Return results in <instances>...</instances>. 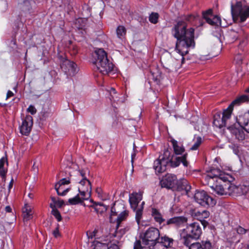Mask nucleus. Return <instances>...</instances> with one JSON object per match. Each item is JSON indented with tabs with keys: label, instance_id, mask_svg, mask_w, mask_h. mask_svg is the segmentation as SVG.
<instances>
[{
	"label": "nucleus",
	"instance_id": "nucleus-1",
	"mask_svg": "<svg viewBox=\"0 0 249 249\" xmlns=\"http://www.w3.org/2000/svg\"><path fill=\"white\" fill-rule=\"evenodd\" d=\"M187 25L184 21H178L172 29V34L177 39L176 50L180 54L183 61V56L188 53L189 49L195 46L194 29L191 28L186 30Z\"/></svg>",
	"mask_w": 249,
	"mask_h": 249
},
{
	"label": "nucleus",
	"instance_id": "nucleus-2",
	"mask_svg": "<svg viewBox=\"0 0 249 249\" xmlns=\"http://www.w3.org/2000/svg\"><path fill=\"white\" fill-rule=\"evenodd\" d=\"M228 182L224 185L219 184L215 186H210L216 194L219 196L230 195L232 194H236L238 195H241L246 193L249 191V183H247L244 188L243 186L240 185L239 186H235L231 184V180L228 181Z\"/></svg>",
	"mask_w": 249,
	"mask_h": 249
},
{
	"label": "nucleus",
	"instance_id": "nucleus-3",
	"mask_svg": "<svg viewBox=\"0 0 249 249\" xmlns=\"http://www.w3.org/2000/svg\"><path fill=\"white\" fill-rule=\"evenodd\" d=\"M95 54L97 69L103 75L110 72L113 69V65L108 59L106 52L103 49H98L95 51Z\"/></svg>",
	"mask_w": 249,
	"mask_h": 249
},
{
	"label": "nucleus",
	"instance_id": "nucleus-4",
	"mask_svg": "<svg viewBox=\"0 0 249 249\" xmlns=\"http://www.w3.org/2000/svg\"><path fill=\"white\" fill-rule=\"evenodd\" d=\"M231 14L234 21L239 18L241 22H244L249 18V6L244 5L241 1L236 2L234 5L231 3Z\"/></svg>",
	"mask_w": 249,
	"mask_h": 249
},
{
	"label": "nucleus",
	"instance_id": "nucleus-5",
	"mask_svg": "<svg viewBox=\"0 0 249 249\" xmlns=\"http://www.w3.org/2000/svg\"><path fill=\"white\" fill-rule=\"evenodd\" d=\"M232 112V110L228 107L223 110L222 117L220 113H215L213 117V124L220 128L224 126H227L228 128V126L231 125L230 124V122Z\"/></svg>",
	"mask_w": 249,
	"mask_h": 249
},
{
	"label": "nucleus",
	"instance_id": "nucleus-6",
	"mask_svg": "<svg viewBox=\"0 0 249 249\" xmlns=\"http://www.w3.org/2000/svg\"><path fill=\"white\" fill-rule=\"evenodd\" d=\"M160 234L157 228L151 227L144 232L142 237V244L149 247H154L158 243Z\"/></svg>",
	"mask_w": 249,
	"mask_h": 249
},
{
	"label": "nucleus",
	"instance_id": "nucleus-7",
	"mask_svg": "<svg viewBox=\"0 0 249 249\" xmlns=\"http://www.w3.org/2000/svg\"><path fill=\"white\" fill-rule=\"evenodd\" d=\"M77 173L81 177V179L79 182L82 187L78 188L80 198L82 201L86 200L90 196V193L91 190V186L90 181L86 178L85 173L83 171H78Z\"/></svg>",
	"mask_w": 249,
	"mask_h": 249
},
{
	"label": "nucleus",
	"instance_id": "nucleus-8",
	"mask_svg": "<svg viewBox=\"0 0 249 249\" xmlns=\"http://www.w3.org/2000/svg\"><path fill=\"white\" fill-rule=\"evenodd\" d=\"M204 178L208 185L211 184V181L214 178L221 180L224 182L227 181H230V179L232 178L231 176L229 174H226L220 169L214 168H211L208 170L207 171V174L204 176Z\"/></svg>",
	"mask_w": 249,
	"mask_h": 249
},
{
	"label": "nucleus",
	"instance_id": "nucleus-9",
	"mask_svg": "<svg viewBox=\"0 0 249 249\" xmlns=\"http://www.w3.org/2000/svg\"><path fill=\"white\" fill-rule=\"evenodd\" d=\"M194 197L197 203L204 207L213 206L216 204V201L203 190L196 191Z\"/></svg>",
	"mask_w": 249,
	"mask_h": 249
},
{
	"label": "nucleus",
	"instance_id": "nucleus-10",
	"mask_svg": "<svg viewBox=\"0 0 249 249\" xmlns=\"http://www.w3.org/2000/svg\"><path fill=\"white\" fill-rule=\"evenodd\" d=\"M178 179L176 175L168 174L163 177L160 181V185L162 188H166L175 191Z\"/></svg>",
	"mask_w": 249,
	"mask_h": 249
},
{
	"label": "nucleus",
	"instance_id": "nucleus-11",
	"mask_svg": "<svg viewBox=\"0 0 249 249\" xmlns=\"http://www.w3.org/2000/svg\"><path fill=\"white\" fill-rule=\"evenodd\" d=\"M188 234V236H192L193 238L197 239L202 233L201 227L199 223L195 222L187 226L185 229L183 230Z\"/></svg>",
	"mask_w": 249,
	"mask_h": 249
},
{
	"label": "nucleus",
	"instance_id": "nucleus-12",
	"mask_svg": "<svg viewBox=\"0 0 249 249\" xmlns=\"http://www.w3.org/2000/svg\"><path fill=\"white\" fill-rule=\"evenodd\" d=\"M61 68L63 71L69 76H73L77 72L76 64L68 59L65 60L62 62Z\"/></svg>",
	"mask_w": 249,
	"mask_h": 249
},
{
	"label": "nucleus",
	"instance_id": "nucleus-13",
	"mask_svg": "<svg viewBox=\"0 0 249 249\" xmlns=\"http://www.w3.org/2000/svg\"><path fill=\"white\" fill-rule=\"evenodd\" d=\"M33 124V117L30 115H26L23 119L22 124L19 127L20 133L24 135H28L32 129Z\"/></svg>",
	"mask_w": 249,
	"mask_h": 249
},
{
	"label": "nucleus",
	"instance_id": "nucleus-14",
	"mask_svg": "<svg viewBox=\"0 0 249 249\" xmlns=\"http://www.w3.org/2000/svg\"><path fill=\"white\" fill-rule=\"evenodd\" d=\"M203 18L208 23L213 26L221 25V19L217 16H213L212 14V10L209 9L203 14Z\"/></svg>",
	"mask_w": 249,
	"mask_h": 249
},
{
	"label": "nucleus",
	"instance_id": "nucleus-15",
	"mask_svg": "<svg viewBox=\"0 0 249 249\" xmlns=\"http://www.w3.org/2000/svg\"><path fill=\"white\" fill-rule=\"evenodd\" d=\"M228 129L231 133L235 136V138L239 141H243L245 138V134L243 131V128L238 124L228 126Z\"/></svg>",
	"mask_w": 249,
	"mask_h": 249
},
{
	"label": "nucleus",
	"instance_id": "nucleus-16",
	"mask_svg": "<svg viewBox=\"0 0 249 249\" xmlns=\"http://www.w3.org/2000/svg\"><path fill=\"white\" fill-rule=\"evenodd\" d=\"M169 162V160L162 157L154 161L153 167L156 172L162 173L166 169V165Z\"/></svg>",
	"mask_w": 249,
	"mask_h": 249
},
{
	"label": "nucleus",
	"instance_id": "nucleus-17",
	"mask_svg": "<svg viewBox=\"0 0 249 249\" xmlns=\"http://www.w3.org/2000/svg\"><path fill=\"white\" fill-rule=\"evenodd\" d=\"M187 156V154H185L181 157H172L170 160H169L168 163H170L172 167H176L181 162L184 166L187 167L188 165V163L186 160Z\"/></svg>",
	"mask_w": 249,
	"mask_h": 249
},
{
	"label": "nucleus",
	"instance_id": "nucleus-18",
	"mask_svg": "<svg viewBox=\"0 0 249 249\" xmlns=\"http://www.w3.org/2000/svg\"><path fill=\"white\" fill-rule=\"evenodd\" d=\"M187 222V218L184 216H177L169 219L166 221L167 225H174L181 227Z\"/></svg>",
	"mask_w": 249,
	"mask_h": 249
},
{
	"label": "nucleus",
	"instance_id": "nucleus-19",
	"mask_svg": "<svg viewBox=\"0 0 249 249\" xmlns=\"http://www.w3.org/2000/svg\"><path fill=\"white\" fill-rule=\"evenodd\" d=\"M70 183V179H67L66 178H64L60 180V181L55 185V189L57 192V195L61 196H65L67 194V193L69 192V189H66L64 190L62 192H60V190L62 189V186L63 185H64L65 184H68Z\"/></svg>",
	"mask_w": 249,
	"mask_h": 249
},
{
	"label": "nucleus",
	"instance_id": "nucleus-20",
	"mask_svg": "<svg viewBox=\"0 0 249 249\" xmlns=\"http://www.w3.org/2000/svg\"><path fill=\"white\" fill-rule=\"evenodd\" d=\"M118 216L117 218V227H116V231H122L123 233H124L125 232L127 231H128L129 228L128 227H127L125 228L124 229H119L120 225L122 221L124 220L126 217L128 215V211L126 210L125 209L124 210H123L122 212H121L120 213L118 214Z\"/></svg>",
	"mask_w": 249,
	"mask_h": 249
},
{
	"label": "nucleus",
	"instance_id": "nucleus-21",
	"mask_svg": "<svg viewBox=\"0 0 249 249\" xmlns=\"http://www.w3.org/2000/svg\"><path fill=\"white\" fill-rule=\"evenodd\" d=\"M142 199V195L141 193H133L129 196V203L133 209H136L138 205V203Z\"/></svg>",
	"mask_w": 249,
	"mask_h": 249
},
{
	"label": "nucleus",
	"instance_id": "nucleus-22",
	"mask_svg": "<svg viewBox=\"0 0 249 249\" xmlns=\"http://www.w3.org/2000/svg\"><path fill=\"white\" fill-rule=\"evenodd\" d=\"M238 123L244 130L249 133V113H245L240 115L238 119Z\"/></svg>",
	"mask_w": 249,
	"mask_h": 249
},
{
	"label": "nucleus",
	"instance_id": "nucleus-23",
	"mask_svg": "<svg viewBox=\"0 0 249 249\" xmlns=\"http://www.w3.org/2000/svg\"><path fill=\"white\" fill-rule=\"evenodd\" d=\"M190 249H213L211 242L203 241L201 243L194 242L190 247Z\"/></svg>",
	"mask_w": 249,
	"mask_h": 249
},
{
	"label": "nucleus",
	"instance_id": "nucleus-24",
	"mask_svg": "<svg viewBox=\"0 0 249 249\" xmlns=\"http://www.w3.org/2000/svg\"><path fill=\"white\" fill-rule=\"evenodd\" d=\"M176 188L175 191H181L184 190L186 193H188L191 189L188 181L185 179L178 180Z\"/></svg>",
	"mask_w": 249,
	"mask_h": 249
},
{
	"label": "nucleus",
	"instance_id": "nucleus-25",
	"mask_svg": "<svg viewBox=\"0 0 249 249\" xmlns=\"http://www.w3.org/2000/svg\"><path fill=\"white\" fill-rule=\"evenodd\" d=\"M23 221H27L32 218V215L34 213L32 207L29 205L25 204L24 207L22 210Z\"/></svg>",
	"mask_w": 249,
	"mask_h": 249
},
{
	"label": "nucleus",
	"instance_id": "nucleus-26",
	"mask_svg": "<svg viewBox=\"0 0 249 249\" xmlns=\"http://www.w3.org/2000/svg\"><path fill=\"white\" fill-rule=\"evenodd\" d=\"M249 101V97L247 95H242L236 99H235L229 105L228 107L233 111V107L235 105H239L242 103L248 102Z\"/></svg>",
	"mask_w": 249,
	"mask_h": 249
},
{
	"label": "nucleus",
	"instance_id": "nucleus-27",
	"mask_svg": "<svg viewBox=\"0 0 249 249\" xmlns=\"http://www.w3.org/2000/svg\"><path fill=\"white\" fill-rule=\"evenodd\" d=\"M151 212L152 217L156 222L161 224L165 221V219L163 218L162 215L159 210L153 208L151 209Z\"/></svg>",
	"mask_w": 249,
	"mask_h": 249
},
{
	"label": "nucleus",
	"instance_id": "nucleus-28",
	"mask_svg": "<svg viewBox=\"0 0 249 249\" xmlns=\"http://www.w3.org/2000/svg\"><path fill=\"white\" fill-rule=\"evenodd\" d=\"M192 215L196 219L200 221L205 218H208L210 215V213L206 210L196 211L195 210L193 213Z\"/></svg>",
	"mask_w": 249,
	"mask_h": 249
},
{
	"label": "nucleus",
	"instance_id": "nucleus-29",
	"mask_svg": "<svg viewBox=\"0 0 249 249\" xmlns=\"http://www.w3.org/2000/svg\"><path fill=\"white\" fill-rule=\"evenodd\" d=\"M125 209V207L124 204L121 203H115L114 206L111 208V218H112V216L114 215H117Z\"/></svg>",
	"mask_w": 249,
	"mask_h": 249
},
{
	"label": "nucleus",
	"instance_id": "nucleus-30",
	"mask_svg": "<svg viewBox=\"0 0 249 249\" xmlns=\"http://www.w3.org/2000/svg\"><path fill=\"white\" fill-rule=\"evenodd\" d=\"M171 142L176 154L181 155L184 152V148L181 143H178V142L174 139L171 140Z\"/></svg>",
	"mask_w": 249,
	"mask_h": 249
},
{
	"label": "nucleus",
	"instance_id": "nucleus-31",
	"mask_svg": "<svg viewBox=\"0 0 249 249\" xmlns=\"http://www.w3.org/2000/svg\"><path fill=\"white\" fill-rule=\"evenodd\" d=\"M110 92V100L112 103H121L123 102L122 97L121 98L118 96L115 89L111 88L109 91Z\"/></svg>",
	"mask_w": 249,
	"mask_h": 249
},
{
	"label": "nucleus",
	"instance_id": "nucleus-32",
	"mask_svg": "<svg viewBox=\"0 0 249 249\" xmlns=\"http://www.w3.org/2000/svg\"><path fill=\"white\" fill-rule=\"evenodd\" d=\"M144 204V202L143 201L140 206L136 208V209H133L134 211L136 212L135 218L138 224H140V220L142 218Z\"/></svg>",
	"mask_w": 249,
	"mask_h": 249
},
{
	"label": "nucleus",
	"instance_id": "nucleus-33",
	"mask_svg": "<svg viewBox=\"0 0 249 249\" xmlns=\"http://www.w3.org/2000/svg\"><path fill=\"white\" fill-rule=\"evenodd\" d=\"M173 239L168 236H164L159 238L158 243H160L166 248L171 247L173 245Z\"/></svg>",
	"mask_w": 249,
	"mask_h": 249
},
{
	"label": "nucleus",
	"instance_id": "nucleus-34",
	"mask_svg": "<svg viewBox=\"0 0 249 249\" xmlns=\"http://www.w3.org/2000/svg\"><path fill=\"white\" fill-rule=\"evenodd\" d=\"M116 33L118 38L122 40L125 37L126 33V29L124 26L119 25L116 29Z\"/></svg>",
	"mask_w": 249,
	"mask_h": 249
},
{
	"label": "nucleus",
	"instance_id": "nucleus-35",
	"mask_svg": "<svg viewBox=\"0 0 249 249\" xmlns=\"http://www.w3.org/2000/svg\"><path fill=\"white\" fill-rule=\"evenodd\" d=\"M193 141L194 144L190 148V150H196L198 149L202 142V138L200 136H195L194 137Z\"/></svg>",
	"mask_w": 249,
	"mask_h": 249
},
{
	"label": "nucleus",
	"instance_id": "nucleus-36",
	"mask_svg": "<svg viewBox=\"0 0 249 249\" xmlns=\"http://www.w3.org/2000/svg\"><path fill=\"white\" fill-rule=\"evenodd\" d=\"M185 232H183L181 233V236L183 240V244L189 247V249H190V247L192 245L191 239L193 238L192 236H188V234L186 233V235L184 234Z\"/></svg>",
	"mask_w": 249,
	"mask_h": 249
},
{
	"label": "nucleus",
	"instance_id": "nucleus-37",
	"mask_svg": "<svg viewBox=\"0 0 249 249\" xmlns=\"http://www.w3.org/2000/svg\"><path fill=\"white\" fill-rule=\"evenodd\" d=\"M50 207L52 209V213L58 221H60L62 217L59 212L55 208V206L53 204H50Z\"/></svg>",
	"mask_w": 249,
	"mask_h": 249
},
{
	"label": "nucleus",
	"instance_id": "nucleus-38",
	"mask_svg": "<svg viewBox=\"0 0 249 249\" xmlns=\"http://www.w3.org/2000/svg\"><path fill=\"white\" fill-rule=\"evenodd\" d=\"M92 246L93 249H108V245L100 242L98 241H94Z\"/></svg>",
	"mask_w": 249,
	"mask_h": 249
},
{
	"label": "nucleus",
	"instance_id": "nucleus-39",
	"mask_svg": "<svg viewBox=\"0 0 249 249\" xmlns=\"http://www.w3.org/2000/svg\"><path fill=\"white\" fill-rule=\"evenodd\" d=\"M20 7L23 11H29L31 8V3L29 1L25 0L20 4Z\"/></svg>",
	"mask_w": 249,
	"mask_h": 249
},
{
	"label": "nucleus",
	"instance_id": "nucleus-40",
	"mask_svg": "<svg viewBox=\"0 0 249 249\" xmlns=\"http://www.w3.org/2000/svg\"><path fill=\"white\" fill-rule=\"evenodd\" d=\"M68 202L71 205H76L81 203L82 201L79 195H77L75 197L70 198Z\"/></svg>",
	"mask_w": 249,
	"mask_h": 249
},
{
	"label": "nucleus",
	"instance_id": "nucleus-41",
	"mask_svg": "<svg viewBox=\"0 0 249 249\" xmlns=\"http://www.w3.org/2000/svg\"><path fill=\"white\" fill-rule=\"evenodd\" d=\"M159 15L157 13H152L149 17V20L153 24H156L158 21Z\"/></svg>",
	"mask_w": 249,
	"mask_h": 249
},
{
	"label": "nucleus",
	"instance_id": "nucleus-42",
	"mask_svg": "<svg viewBox=\"0 0 249 249\" xmlns=\"http://www.w3.org/2000/svg\"><path fill=\"white\" fill-rule=\"evenodd\" d=\"M243 56L241 54H238L234 57V61L237 64L240 65L242 63Z\"/></svg>",
	"mask_w": 249,
	"mask_h": 249
},
{
	"label": "nucleus",
	"instance_id": "nucleus-43",
	"mask_svg": "<svg viewBox=\"0 0 249 249\" xmlns=\"http://www.w3.org/2000/svg\"><path fill=\"white\" fill-rule=\"evenodd\" d=\"M214 56V55H212L211 54H205L204 53H202L200 55L199 59L201 60H208L211 58L212 57Z\"/></svg>",
	"mask_w": 249,
	"mask_h": 249
},
{
	"label": "nucleus",
	"instance_id": "nucleus-44",
	"mask_svg": "<svg viewBox=\"0 0 249 249\" xmlns=\"http://www.w3.org/2000/svg\"><path fill=\"white\" fill-rule=\"evenodd\" d=\"M27 111L32 115L36 114V108L33 105H30L27 108Z\"/></svg>",
	"mask_w": 249,
	"mask_h": 249
},
{
	"label": "nucleus",
	"instance_id": "nucleus-45",
	"mask_svg": "<svg viewBox=\"0 0 249 249\" xmlns=\"http://www.w3.org/2000/svg\"><path fill=\"white\" fill-rule=\"evenodd\" d=\"M230 147L233 150V152L236 154L238 155L239 152V147L235 144H232L230 145Z\"/></svg>",
	"mask_w": 249,
	"mask_h": 249
},
{
	"label": "nucleus",
	"instance_id": "nucleus-46",
	"mask_svg": "<svg viewBox=\"0 0 249 249\" xmlns=\"http://www.w3.org/2000/svg\"><path fill=\"white\" fill-rule=\"evenodd\" d=\"M97 232V231L96 230H94L93 231H87V235L88 236V238L92 239V238L95 237Z\"/></svg>",
	"mask_w": 249,
	"mask_h": 249
},
{
	"label": "nucleus",
	"instance_id": "nucleus-47",
	"mask_svg": "<svg viewBox=\"0 0 249 249\" xmlns=\"http://www.w3.org/2000/svg\"><path fill=\"white\" fill-rule=\"evenodd\" d=\"M142 247L140 240H137L134 245V249H142Z\"/></svg>",
	"mask_w": 249,
	"mask_h": 249
},
{
	"label": "nucleus",
	"instance_id": "nucleus-48",
	"mask_svg": "<svg viewBox=\"0 0 249 249\" xmlns=\"http://www.w3.org/2000/svg\"><path fill=\"white\" fill-rule=\"evenodd\" d=\"M236 231L238 234H244L246 232L247 230L242 228V227H238L237 228Z\"/></svg>",
	"mask_w": 249,
	"mask_h": 249
},
{
	"label": "nucleus",
	"instance_id": "nucleus-49",
	"mask_svg": "<svg viewBox=\"0 0 249 249\" xmlns=\"http://www.w3.org/2000/svg\"><path fill=\"white\" fill-rule=\"evenodd\" d=\"M64 204V201L60 199H58L55 204L58 207H61Z\"/></svg>",
	"mask_w": 249,
	"mask_h": 249
},
{
	"label": "nucleus",
	"instance_id": "nucleus-50",
	"mask_svg": "<svg viewBox=\"0 0 249 249\" xmlns=\"http://www.w3.org/2000/svg\"><path fill=\"white\" fill-rule=\"evenodd\" d=\"M6 161V159L2 158L0 160V169L3 168L5 162Z\"/></svg>",
	"mask_w": 249,
	"mask_h": 249
},
{
	"label": "nucleus",
	"instance_id": "nucleus-51",
	"mask_svg": "<svg viewBox=\"0 0 249 249\" xmlns=\"http://www.w3.org/2000/svg\"><path fill=\"white\" fill-rule=\"evenodd\" d=\"M108 249H120L119 246L115 244H111L109 246L108 245Z\"/></svg>",
	"mask_w": 249,
	"mask_h": 249
},
{
	"label": "nucleus",
	"instance_id": "nucleus-52",
	"mask_svg": "<svg viewBox=\"0 0 249 249\" xmlns=\"http://www.w3.org/2000/svg\"><path fill=\"white\" fill-rule=\"evenodd\" d=\"M53 234L55 237H58L59 236L60 234L58 231V228L57 227L56 229L53 231Z\"/></svg>",
	"mask_w": 249,
	"mask_h": 249
},
{
	"label": "nucleus",
	"instance_id": "nucleus-53",
	"mask_svg": "<svg viewBox=\"0 0 249 249\" xmlns=\"http://www.w3.org/2000/svg\"><path fill=\"white\" fill-rule=\"evenodd\" d=\"M165 65H166V68L168 69H176V66H174V65L173 64H166L165 63Z\"/></svg>",
	"mask_w": 249,
	"mask_h": 249
},
{
	"label": "nucleus",
	"instance_id": "nucleus-54",
	"mask_svg": "<svg viewBox=\"0 0 249 249\" xmlns=\"http://www.w3.org/2000/svg\"><path fill=\"white\" fill-rule=\"evenodd\" d=\"M14 95V93L10 90H8L7 93V98H9Z\"/></svg>",
	"mask_w": 249,
	"mask_h": 249
},
{
	"label": "nucleus",
	"instance_id": "nucleus-55",
	"mask_svg": "<svg viewBox=\"0 0 249 249\" xmlns=\"http://www.w3.org/2000/svg\"><path fill=\"white\" fill-rule=\"evenodd\" d=\"M6 174V171L3 168L0 169V175L2 177H4Z\"/></svg>",
	"mask_w": 249,
	"mask_h": 249
},
{
	"label": "nucleus",
	"instance_id": "nucleus-56",
	"mask_svg": "<svg viewBox=\"0 0 249 249\" xmlns=\"http://www.w3.org/2000/svg\"><path fill=\"white\" fill-rule=\"evenodd\" d=\"M135 156H136V153L135 152H134L133 154H132V155H131V163H132V165L133 164V162L134 161Z\"/></svg>",
	"mask_w": 249,
	"mask_h": 249
},
{
	"label": "nucleus",
	"instance_id": "nucleus-57",
	"mask_svg": "<svg viewBox=\"0 0 249 249\" xmlns=\"http://www.w3.org/2000/svg\"><path fill=\"white\" fill-rule=\"evenodd\" d=\"M200 221L201 222V224L203 225L204 227H205L208 225V222L204 219H202Z\"/></svg>",
	"mask_w": 249,
	"mask_h": 249
},
{
	"label": "nucleus",
	"instance_id": "nucleus-58",
	"mask_svg": "<svg viewBox=\"0 0 249 249\" xmlns=\"http://www.w3.org/2000/svg\"><path fill=\"white\" fill-rule=\"evenodd\" d=\"M5 211L8 213H10L12 211V209L10 206H7L5 207Z\"/></svg>",
	"mask_w": 249,
	"mask_h": 249
},
{
	"label": "nucleus",
	"instance_id": "nucleus-59",
	"mask_svg": "<svg viewBox=\"0 0 249 249\" xmlns=\"http://www.w3.org/2000/svg\"><path fill=\"white\" fill-rule=\"evenodd\" d=\"M51 200L53 202V203H54L53 205H54L55 206V204H56V203L57 202V199H56L54 197H51Z\"/></svg>",
	"mask_w": 249,
	"mask_h": 249
},
{
	"label": "nucleus",
	"instance_id": "nucleus-60",
	"mask_svg": "<svg viewBox=\"0 0 249 249\" xmlns=\"http://www.w3.org/2000/svg\"><path fill=\"white\" fill-rule=\"evenodd\" d=\"M194 18H195V17H194V16H192V15H190V16H189V17L187 18V20H189V21H190V20H191V19H192V18H193V19H194Z\"/></svg>",
	"mask_w": 249,
	"mask_h": 249
},
{
	"label": "nucleus",
	"instance_id": "nucleus-61",
	"mask_svg": "<svg viewBox=\"0 0 249 249\" xmlns=\"http://www.w3.org/2000/svg\"><path fill=\"white\" fill-rule=\"evenodd\" d=\"M13 179H12V180L11 181L10 183H9V189L11 188L12 186H13Z\"/></svg>",
	"mask_w": 249,
	"mask_h": 249
},
{
	"label": "nucleus",
	"instance_id": "nucleus-62",
	"mask_svg": "<svg viewBox=\"0 0 249 249\" xmlns=\"http://www.w3.org/2000/svg\"><path fill=\"white\" fill-rule=\"evenodd\" d=\"M82 20V19L81 18L77 19L75 24H77L78 23H80Z\"/></svg>",
	"mask_w": 249,
	"mask_h": 249
},
{
	"label": "nucleus",
	"instance_id": "nucleus-63",
	"mask_svg": "<svg viewBox=\"0 0 249 249\" xmlns=\"http://www.w3.org/2000/svg\"><path fill=\"white\" fill-rule=\"evenodd\" d=\"M28 196H29L30 198H33V194H28Z\"/></svg>",
	"mask_w": 249,
	"mask_h": 249
},
{
	"label": "nucleus",
	"instance_id": "nucleus-64",
	"mask_svg": "<svg viewBox=\"0 0 249 249\" xmlns=\"http://www.w3.org/2000/svg\"><path fill=\"white\" fill-rule=\"evenodd\" d=\"M97 206L98 205L96 204V206H95L94 207V209H95V210L97 212H98L99 211H98V209L97 208Z\"/></svg>",
	"mask_w": 249,
	"mask_h": 249
}]
</instances>
